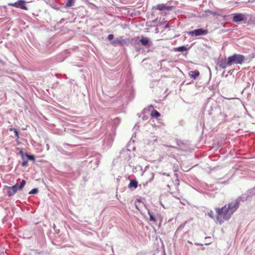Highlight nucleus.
<instances>
[{"mask_svg": "<svg viewBox=\"0 0 255 255\" xmlns=\"http://www.w3.org/2000/svg\"><path fill=\"white\" fill-rule=\"evenodd\" d=\"M151 117L157 118L160 116V114L156 110H153L150 114Z\"/></svg>", "mask_w": 255, "mask_h": 255, "instance_id": "obj_12", "label": "nucleus"}, {"mask_svg": "<svg viewBox=\"0 0 255 255\" xmlns=\"http://www.w3.org/2000/svg\"><path fill=\"white\" fill-rule=\"evenodd\" d=\"M208 33V29L200 28L195 29L189 32V34L192 36H198L201 35H205Z\"/></svg>", "mask_w": 255, "mask_h": 255, "instance_id": "obj_4", "label": "nucleus"}, {"mask_svg": "<svg viewBox=\"0 0 255 255\" xmlns=\"http://www.w3.org/2000/svg\"><path fill=\"white\" fill-rule=\"evenodd\" d=\"M173 7V6H167L164 4H159L154 6L155 9L160 11L164 10L170 11L172 9Z\"/></svg>", "mask_w": 255, "mask_h": 255, "instance_id": "obj_6", "label": "nucleus"}, {"mask_svg": "<svg viewBox=\"0 0 255 255\" xmlns=\"http://www.w3.org/2000/svg\"><path fill=\"white\" fill-rule=\"evenodd\" d=\"M233 21L235 22H239L246 20V17L245 14L241 13H236L233 14Z\"/></svg>", "mask_w": 255, "mask_h": 255, "instance_id": "obj_5", "label": "nucleus"}, {"mask_svg": "<svg viewBox=\"0 0 255 255\" xmlns=\"http://www.w3.org/2000/svg\"><path fill=\"white\" fill-rule=\"evenodd\" d=\"M137 187V182L135 180H131L128 184V187H134V188Z\"/></svg>", "mask_w": 255, "mask_h": 255, "instance_id": "obj_13", "label": "nucleus"}, {"mask_svg": "<svg viewBox=\"0 0 255 255\" xmlns=\"http://www.w3.org/2000/svg\"><path fill=\"white\" fill-rule=\"evenodd\" d=\"M208 216L211 217V218H214V213L212 211H210L208 214Z\"/></svg>", "mask_w": 255, "mask_h": 255, "instance_id": "obj_21", "label": "nucleus"}, {"mask_svg": "<svg viewBox=\"0 0 255 255\" xmlns=\"http://www.w3.org/2000/svg\"><path fill=\"white\" fill-rule=\"evenodd\" d=\"M165 27H169V25L167 24V25H166V26H165Z\"/></svg>", "mask_w": 255, "mask_h": 255, "instance_id": "obj_25", "label": "nucleus"}, {"mask_svg": "<svg viewBox=\"0 0 255 255\" xmlns=\"http://www.w3.org/2000/svg\"><path fill=\"white\" fill-rule=\"evenodd\" d=\"M126 43V40L122 39V37L116 38L112 42V44L114 46H117L118 45H123Z\"/></svg>", "mask_w": 255, "mask_h": 255, "instance_id": "obj_8", "label": "nucleus"}, {"mask_svg": "<svg viewBox=\"0 0 255 255\" xmlns=\"http://www.w3.org/2000/svg\"><path fill=\"white\" fill-rule=\"evenodd\" d=\"M226 66H226V65H223L222 67L223 68H225L226 67Z\"/></svg>", "mask_w": 255, "mask_h": 255, "instance_id": "obj_24", "label": "nucleus"}, {"mask_svg": "<svg viewBox=\"0 0 255 255\" xmlns=\"http://www.w3.org/2000/svg\"><path fill=\"white\" fill-rule=\"evenodd\" d=\"M239 206V202L235 201L225 205L221 208H216V219L220 224L228 221Z\"/></svg>", "mask_w": 255, "mask_h": 255, "instance_id": "obj_1", "label": "nucleus"}, {"mask_svg": "<svg viewBox=\"0 0 255 255\" xmlns=\"http://www.w3.org/2000/svg\"><path fill=\"white\" fill-rule=\"evenodd\" d=\"M10 130H13L14 132L15 133V136L18 138L19 137L18 135V132L16 128H10Z\"/></svg>", "mask_w": 255, "mask_h": 255, "instance_id": "obj_19", "label": "nucleus"}, {"mask_svg": "<svg viewBox=\"0 0 255 255\" xmlns=\"http://www.w3.org/2000/svg\"><path fill=\"white\" fill-rule=\"evenodd\" d=\"M8 5L16 8H19L25 10L28 9L26 6V1L24 0H18L15 2L9 3H8Z\"/></svg>", "mask_w": 255, "mask_h": 255, "instance_id": "obj_3", "label": "nucleus"}, {"mask_svg": "<svg viewBox=\"0 0 255 255\" xmlns=\"http://www.w3.org/2000/svg\"><path fill=\"white\" fill-rule=\"evenodd\" d=\"M25 181L24 180H22L18 187L17 186V184H16L10 187L16 193L18 189L20 190L23 188L24 185H25Z\"/></svg>", "mask_w": 255, "mask_h": 255, "instance_id": "obj_7", "label": "nucleus"}, {"mask_svg": "<svg viewBox=\"0 0 255 255\" xmlns=\"http://www.w3.org/2000/svg\"><path fill=\"white\" fill-rule=\"evenodd\" d=\"M205 13L206 14H213V15H216V12H214L210 10H207L205 11Z\"/></svg>", "mask_w": 255, "mask_h": 255, "instance_id": "obj_20", "label": "nucleus"}, {"mask_svg": "<svg viewBox=\"0 0 255 255\" xmlns=\"http://www.w3.org/2000/svg\"><path fill=\"white\" fill-rule=\"evenodd\" d=\"M5 189L7 191V195L10 197L15 194V192L10 187L6 186L5 187Z\"/></svg>", "mask_w": 255, "mask_h": 255, "instance_id": "obj_10", "label": "nucleus"}, {"mask_svg": "<svg viewBox=\"0 0 255 255\" xmlns=\"http://www.w3.org/2000/svg\"><path fill=\"white\" fill-rule=\"evenodd\" d=\"M38 192V189L37 188H34L32 190H31L30 192H29V194H36Z\"/></svg>", "mask_w": 255, "mask_h": 255, "instance_id": "obj_18", "label": "nucleus"}, {"mask_svg": "<svg viewBox=\"0 0 255 255\" xmlns=\"http://www.w3.org/2000/svg\"><path fill=\"white\" fill-rule=\"evenodd\" d=\"M187 49L186 47L184 46L178 47L176 48V51H181V52L186 51V50H187Z\"/></svg>", "mask_w": 255, "mask_h": 255, "instance_id": "obj_17", "label": "nucleus"}, {"mask_svg": "<svg viewBox=\"0 0 255 255\" xmlns=\"http://www.w3.org/2000/svg\"><path fill=\"white\" fill-rule=\"evenodd\" d=\"M28 164V161L27 160H23L21 163V165L22 166H26Z\"/></svg>", "mask_w": 255, "mask_h": 255, "instance_id": "obj_22", "label": "nucleus"}, {"mask_svg": "<svg viewBox=\"0 0 255 255\" xmlns=\"http://www.w3.org/2000/svg\"><path fill=\"white\" fill-rule=\"evenodd\" d=\"M74 0H67L66 2V6L67 7H70L74 4Z\"/></svg>", "mask_w": 255, "mask_h": 255, "instance_id": "obj_16", "label": "nucleus"}, {"mask_svg": "<svg viewBox=\"0 0 255 255\" xmlns=\"http://www.w3.org/2000/svg\"><path fill=\"white\" fill-rule=\"evenodd\" d=\"M148 215H149V220L153 221L154 223H156L157 220L155 217L150 212H148Z\"/></svg>", "mask_w": 255, "mask_h": 255, "instance_id": "obj_14", "label": "nucleus"}, {"mask_svg": "<svg viewBox=\"0 0 255 255\" xmlns=\"http://www.w3.org/2000/svg\"><path fill=\"white\" fill-rule=\"evenodd\" d=\"M245 61V57L241 54H234L228 58L227 66H230L233 64H242Z\"/></svg>", "mask_w": 255, "mask_h": 255, "instance_id": "obj_2", "label": "nucleus"}, {"mask_svg": "<svg viewBox=\"0 0 255 255\" xmlns=\"http://www.w3.org/2000/svg\"><path fill=\"white\" fill-rule=\"evenodd\" d=\"M149 41V39L147 37H142L140 39V42L141 44L143 46H147Z\"/></svg>", "mask_w": 255, "mask_h": 255, "instance_id": "obj_11", "label": "nucleus"}, {"mask_svg": "<svg viewBox=\"0 0 255 255\" xmlns=\"http://www.w3.org/2000/svg\"><path fill=\"white\" fill-rule=\"evenodd\" d=\"M200 73L198 70L191 71L189 73V75L191 78L196 79L199 76Z\"/></svg>", "mask_w": 255, "mask_h": 255, "instance_id": "obj_9", "label": "nucleus"}, {"mask_svg": "<svg viewBox=\"0 0 255 255\" xmlns=\"http://www.w3.org/2000/svg\"><path fill=\"white\" fill-rule=\"evenodd\" d=\"M108 38L109 40H112L114 38V35L112 34H109L108 36Z\"/></svg>", "mask_w": 255, "mask_h": 255, "instance_id": "obj_23", "label": "nucleus"}, {"mask_svg": "<svg viewBox=\"0 0 255 255\" xmlns=\"http://www.w3.org/2000/svg\"><path fill=\"white\" fill-rule=\"evenodd\" d=\"M24 155L28 159L35 161V156L33 155H29L27 153H25Z\"/></svg>", "mask_w": 255, "mask_h": 255, "instance_id": "obj_15", "label": "nucleus"}]
</instances>
